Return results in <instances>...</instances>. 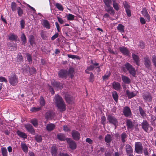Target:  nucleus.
<instances>
[{
    "mask_svg": "<svg viewBox=\"0 0 156 156\" xmlns=\"http://www.w3.org/2000/svg\"><path fill=\"white\" fill-rule=\"evenodd\" d=\"M55 99L56 106L59 111L61 112L65 111L66 109V105L62 98L57 94L55 95Z\"/></svg>",
    "mask_w": 156,
    "mask_h": 156,
    "instance_id": "f257e3e1",
    "label": "nucleus"
},
{
    "mask_svg": "<svg viewBox=\"0 0 156 156\" xmlns=\"http://www.w3.org/2000/svg\"><path fill=\"white\" fill-rule=\"evenodd\" d=\"M9 81L10 84L12 86H15L17 84L18 81V79L17 76L13 74L9 76L8 77Z\"/></svg>",
    "mask_w": 156,
    "mask_h": 156,
    "instance_id": "f03ea898",
    "label": "nucleus"
},
{
    "mask_svg": "<svg viewBox=\"0 0 156 156\" xmlns=\"http://www.w3.org/2000/svg\"><path fill=\"white\" fill-rule=\"evenodd\" d=\"M125 66L129 73L133 76L135 77L136 74L135 69L129 62H126L125 64Z\"/></svg>",
    "mask_w": 156,
    "mask_h": 156,
    "instance_id": "7ed1b4c3",
    "label": "nucleus"
},
{
    "mask_svg": "<svg viewBox=\"0 0 156 156\" xmlns=\"http://www.w3.org/2000/svg\"><path fill=\"white\" fill-rule=\"evenodd\" d=\"M107 119L110 123L113 124L115 127L118 125V120L114 116L109 115L107 116Z\"/></svg>",
    "mask_w": 156,
    "mask_h": 156,
    "instance_id": "20e7f679",
    "label": "nucleus"
},
{
    "mask_svg": "<svg viewBox=\"0 0 156 156\" xmlns=\"http://www.w3.org/2000/svg\"><path fill=\"white\" fill-rule=\"evenodd\" d=\"M143 146L141 143L140 142H137L135 143V151L138 154H142L143 153Z\"/></svg>",
    "mask_w": 156,
    "mask_h": 156,
    "instance_id": "39448f33",
    "label": "nucleus"
},
{
    "mask_svg": "<svg viewBox=\"0 0 156 156\" xmlns=\"http://www.w3.org/2000/svg\"><path fill=\"white\" fill-rule=\"evenodd\" d=\"M122 112L124 115L126 117L130 118L132 116L131 110L128 106H125L123 108Z\"/></svg>",
    "mask_w": 156,
    "mask_h": 156,
    "instance_id": "423d86ee",
    "label": "nucleus"
},
{
    "mask_svg": "<svg viewBox=\"0 0 156 156\" xmlns=\"http://www.w3.org/2000/svg\"><path fill=\"white\" fill-rule=\"evenodd\" d=\"M51 85L57 89L61 90L63 88L62 85L60 82L56 81L54 80H51Z\"/></svg>",
    "mask_w": 156,
    "mask_h": 156,
    "instance_id": "0eeeda50",
    "label": "nucleus"
},
{
    "mask_svg": "<svg viewBox=\"0 0 156 156\" xmlns=\"http://www.w3.org/2000/svg\"><path fill=\"white\" fill-rule=\"evenodd\" d=\"M24 126L26 130L30 133L34 135L35 134V131L32 126L30 124H25Z\"/></svg>",
    "mask_w": 156,
    "mask_h": 156,
    "instance_id": "6e6552de",
    "label": "nucleus"
},
{
    "mask_svg": "<svg viewBox=\"0 0 156 156\" xmlns=\"http://www.w3.org/2000/svg\"><path fill=\"white\" fill-rule=\"evenodd\" d=\"M58 76L62 78H66L68 75V72L66 70L61 69L58 72Z\"/></svg>",
    "mask_w": 156,
    "mask_h": 156,
    "instance_id": "1a4fd4ad",
    "label": "nucleus"
},
{
    "mask_svg": "<svg viewBox=\"0 0 156 156\" xmlns=\"http://www.w3.org/2000/svg\"><path fill=\"white\" fill-rule=\"evenodd\" d=\"M119 51L123 55L128 56L130 54L129 50L124 46L120 47L119 48Z\"/></svg>",
    "mask_w": 156,
    "mask_h": 156,
    "instance_id": "9d476101",
    "label": "nucleus"
},
{
    "mask_svg": "<svg viewBox=\"0 0 156 156\" xmlns=\"http://www.w3.org/2000/svg\"><path fill=\"white\" fill-rule=\"evenodd\" d=\"M71 134L73 139L75 140H79L80 138V135L77 131L73 130L72 131Z\"/></svg>",
    "mask_w": 156,
    "mask_h": 156,
    "instance_id": "9b49d317",
    "label": "nucleus"
},
{
    "mask_svg": "<svg viewBox=\"0 0 156 156\" xmlns=\"http://www.w3.org/2000/svg\"><path fill=\"white\" fill-rule=\"evenodd\" d=\"M141 13L146 19L147 22L150 21V16L149 14L147 11L146 8H144L141 12Z\"/></svg>",
    "mask_w": 156,
    "mask_h": 156,
    "instance_id": "f8f14e48",
    "label": "nucleus"
},
{
    "mask_svg": "<svg viewBox=\"0 0 156 156\" xmlns=\"http://www.w3.org/2000/svg\"><path fill=\"white\" fill-rule=\"evenodd\" d=\"M144 64L147 69H148L151 67V62L149 56H147L144 58Z\"/></svg>",
    "mask_w": 156,
    "mask_h": 156,
    "instance_id": "ddd939ff",
    "label": "nucleus"
},
{
    "mask_svg": "<svg viewBox=\"0 0 156 156\" xmlns=\"http://www.w3.org/2000/svg\"><path fill=\"white\" fill-rule=\"evenodd\" d=\"M65 99L66 102L69 104H72L73 103L74 100L73 97L69 94L65 95Z\"/></svg>",
    "mask_w": 156,
    "mask_h": 156,
    "instance_id": "4468645a",
    "label": "nucleus"
},
{
    "mask_svg": "<svg viewBox=\"0 0 156 156\" xmlns=\"http://www.w3.org/2000/svg\"><path fill=\"white\" fill-rule=\"evenodd\" d=\"M9 39L11 41H15L18 43L20 40L18 39V37L17 35L13 34H9Z\"/></svg>",
    "mask_w": 156,
    "mask_h": 156,
    "instance_id": "2eb2a0df",
    "label": "nucleus"
},
{
    "mask_svg": "<svg viewBox=\"0 0 156 156\" xmlns=\"http://www.w3.org/2000/svg\"><path fill=\"white\" fill-rule=\"evenodd\" d=\"M141 125L143 129L145 132H147L149 127V125L147 121L146 120H144L141 123Z\"/></svg>",
    "mask_w": 156,
    "mask_h": 156,
    "instance_id": "dca6fc26",
    "label": "nucleus"
},
{
    "mask_svg": "<svg viewBox=\"0 0 156 156\" xmlns=\"http://www.w3.org/2000/svg\"><path fill=\"white\" fill-rule=\"evenodd\" d=\"M55 113L51 111H48L46 113L45 117L47 120L52 119L53 118Z\"/></svg>",
    "mask_w": 156,
    "mask_h": 156,
    "instance_id": "f3484780",
    "label": "nucleus"
},
{
    "mask_svg": "<svg viewBox=\"0 0 156 156\" xmlns=\"http://www.w3.org/2000/svg\"><path fill=\"white\" fill-rule=\"evenodd\" d=\"M90 62L92 65H90L87 68V70L90 71L93 70L95 68L94 66H98L99 65V64L96 62V61H94L93 60H90Z\"/></svg>",
    "mask_w": 156,
    "mask_h": 156,
    "instance_id": "a211bd4d",
    "label": "nucleus"
},
{
    "mask_svg": "<svg viewBox=\"0 0 156 156\" xmlns=\"http://www.w3.org/2000/svg\"><path fill=\"white\" fill-rule=\"evenodd\" d=\"M105 11L111 15H114L115 12L113 9L111 5H108L107 6H105Z\"/></svg>",
    "mask_w": 156,
    "mask_h": 156,
    "instance_id": "6ab92c4d",
    "label": "nucleus"
},
{
    "mask_svg": "<svg viewBox=\"0 0 156 156\" xmlns=\"http://www.w3.org/2000/svg\"><path fill=\"white\" fill-rule=\"evenodd\" d=\"M67 140V142L68 143L69 147L71 149L73 150L75 149L76 147V144L75 141L72 140H70L69 139Z\"/></svg>",
    "mask_w": 156,
    "mask_h": 156,
    "instance_id": "aec40b11",
    "label": "nucleus"
},
{
    "mask_svg": "<svg viewBox=\"0 0 156 156\" xmlns=\"http://www.w3.org/2000/svg\"><path fill=\"white\" fill-rule=\"evenodd\" d=\"M51 154L53 156H58V148L55 145H53L51 147Z\"/></svg>",
    "mask_w": 156,
    "mask_h": 156,
    "instance_id": "412c9836",
    "label": "nucleus"
},
{
    "mask_svg": "<svg viewBox=\"0 0 156 156\" xmlns=\"http://www.w3.org/2000/svg\"><path fill=\"white\" fill-rule=\"evenodd\" d=\"M144 99L147 101L151 102L152 100V97L151 94L149 93H147L144 94L143 96Z\"/></svg>",
    "mask_w": 156,
    "mask_h": 156,
    "instance_id": "4be33fe9",
    "label": "nucleus"
},
{
    "mask_svg": "<svg viewBox=\"0 0 156 156\" xmlns=\"http://www.w3.org/2000/svg\"><path fill=\"white\" fill-rule=\"evenodd\" d=\"M112 85L114 89L116 90H119L121 88L120 84L118 82H114Z\"/></svg>",
    "mask_w": 156,
    "mask_h": 156,
    "instance_id": "5701e85b",
    "label": "nucleus"
},
{
    "mask_svg": "<svg viewBox=\"0 0 156 156\" xmlns=\"http://www.w3.org/2000/svg\"><path fill=\"white\" fill-rule=\"evenodd\" d=\"M132 56L136 64L138 66H139L140 63V60L139 57L134 54H132Z\"/></svg>",
    "mask_w": 156,
    "mask_h": 156,
    "instance_id": "b1692460",
    "label": "nucleus"
},
{
    "mask_svg": "<svg viewBox=\"0 0 156 156\" xmlns=\"http://www.w3.org/2000/svg\"><path fill=\"white\" fill-rule=\"evenodd\" d=\"M112 140V137L110 134H107L105 136V140L106 142L107 145H108V144L110 145V143Z\"/></svg>",
    "mask_w": 156,
    "mask_h": 156,
    "instance_id": "393cba45",
    "label": "nucleus"
},
{
    "mask_svg": "<svg viewBox=\"0 0 156 156\" xmlns=\"http://www.w3.org/2000/svg\"><path fill=\"white\" fill-rule=\"evenodd\" d=\"M17 135L20 137L26 139L27 138V135L24 133L23 132L19 130H17L16 131Z\"/></svg>",
    "mask_w": 156,
    "mask_h": 156,
    "instance_id": "a878e982",
    "label": "nucleus"
},
{
    "mask_svg": "<svg viewBox=\"0 0 156 156\" xmlns=\"http://www.w3.org/2000/svg\"><path fill=\"white\" fill-rule=\"evenodd\" d=\"M126 150L127 154H131L133 152V149L129 144H126Z\"/></svg>",
    "mask_w": 156,
    "mask_h": 156,
    "instance_id": "bb28decb",
    "label": "nucleus"
},
{
    "mask_svg": "<svg viewBox=\"0 0 156 156\" xmlns=\"http://www.w3.org/2000/svg\"><path fill=\"white\" fill-rule=\"evenodd\" d=\"M122 79L123 82L125 83L129 84L131 82L130 79L125 76L122 75Z\"/></svg>",
    "mask_w": 156,
    "mask_h": 156,
    "instance_id": "cd10ccee",
    "label": "nucleus"
},
{
    "mask_svg": "<svg viewBox=\"0 0 156 156\" xmlns=\"http://www.w3.org/2000/svg\"><path fill=\"white\" fill-rule=\"evenodd\" d=\"M55 127V125L53 123L48 124L46 126V129L48 131H51L53 130Z\"/></svg>",
    "mask_w": 156,
    "mask_h": 156,
    "instance_id": "c85d7f7f",
    "label": "nucleus"
},
{
    "mask_svg": "<svg viewBox=\"0 0 156 156\" xmlns=\"http://www.w3.org/2000/svg\"><path fill=\"white\" fill-rule=\"evenodd\" d=\"M126 94L129 98H131L134 97L136 95V94L133 92H130L129 90H126Z\"/></svg>",
    "mask_w": 156,
    "mask_h": 156,
    "instance_id": "c756f323",
    "label": "nucleus"
},
{
    "mask_svg": "<svg viewBox=\"0 0 156 156\" xmlns=\"http://www.w3.org/2000/svg\"><path fill=\"white\" fill-rule=\"evenodd\" d=\"M125 27L121 24H119L117 27V30L121 33L124 32Z\"/></svg>",
    "mask_w": 156,
    "mask_h": 156,
    "instance_id": "7c9ffc66",
    "label": "nucleus"
},
{
    "mask_svg": "<svg viewBox=\"0 0 156 156\" xmlns=\"http://www.w3.org/2000/svg\"><path fill=\"white\" fill-rule=\"evenodd\" d=\"M150 121L151 125L153 126H156V118L154 115H151Z\"/></svg>",
    "mask_w": 156,
    "mask_h": 156,
    "instance_id": "2f4dec72",
    "label": "nucleus"
},
{
    "mask_svg": "<svg viewBox=\"0 0 156 156\" xmlns=\"http://www.w3.org/2000/svg\"><path fill=\"white\" fill-rule=\"evenodd\" d=\"M29 41L31 45L33 46L34 44H35L34 42V37L32 35H31L29 36Z\"/></svg>",
    "mask_w": 156,
    "mask_h": 156,
    "instance_id": "473e14b6",
    "label": "nucleus"
},
{
    "mask_svg": "<svg viewBox=\"0 0 156 156\" xmlns=\"http://www.w3.org/2000/svg\"><path fill=\"white\" fill-rule=\"evenodd\" d=\"M111 74L110 71H108L106 72L105 74L102 76V79L103 80H108Z\"/></svg>",
    "mask_w": 156,
    "mask_h": 156,
    "instance_id": "72a5a7b5",
    "label": "nucleus"
},
{
    "mask_svg": "<svg viewBox=\"0 0 156 156\" xmlns=\"http://www.w3.org/2000/svg\"><path fill=\"white\" fill-rule=\"evenodd\" d=\"M21 147L23 151L25 153H27L28 151V148L25 143H21Z\"/></svg>",
    "mask_w": 156,
    "mask_h": 156,
    "instance_id": "f704fd0d",
    "label": "nucleus"
},
{
    "mask_svg": "<svg viewBox=\"0 0 156 156\" xmlns=\"http://www.w3.org/2000/svg\"><path fill=\"white\" fill-rule=\"evenodd\" d=\"M28 72H29L30 75H31L33 76L36 73V70L35 68L33 67L31 68L30 67V69H29Z\"/></svg>",
    "mask_w": 156,
    "mask_h": 156,
    "instance_id": "c9c22d12",
    "label": "nucleus"
},
{
    "mask_svg": "<svg viewBox=\"0 0 156 156\" xmlns=\"http://www.w3.org/2000/svg\"><path fill=\"white\" fill-rule=\"evenodd\" d=\"M39 101L40 104L41 105L40 107L41 108L45 105V101L42 96L40 97Z\"/></svg>",
    "mask_w": 156,
    "mask_h": 156,
    "instance_id": "e433bc0d",
    "label": "nucleus"
},
{
    "mask_svg": "<svg viewBox=\"0 0 156 156\" xmlns=\"http://www.w3.org/2000/svg\"><path fill=\"white\" fill-rule=\"evenodd\" d=\"M29 69H30V67L27 65H23L22 68V70L23 73H27L28 72Z\"/></svg>",
    "mask_w": 156,
    "mask_h": 156,
    "instance_id": "4c0bfd02",
    "label": "nucleus"
},
{
    "mask_svg": "<svg viewBox=\"0 0 156 156\" xmlns=\"http://www.w3.org/2000/svg\"><path fill=\"white\" fill-rule=\"evenodd\" d=\"M21 40L22 42V44L24 45L27 42V38L24 34L23 33L21 37Z\"/></svg>",
    "mask_w": 156,
    "mask_h": 156,
    "instance_id": "58836bf2",
    "label": "nucleus"
},
{
    "mask_svg": "<svg viewBox=\"0 0 156 156\" xmlns=\"http://www.w3.org/2000/svg\"><path fill=\"white\" fill-rule=\"evenodd\" d=\"M42 25L46 28L50 29V23L47 20H45L43 21Z\"/></svg>",
    "mask_w": 156,
    "mask_h": 156,
    "instance_id": "ea45409f",
    "label": "nucleus"
},
{
    "mask_svg": "<svg viewBox=\"0 0 156 156\" xmlns=\"http://www.w3.org/2000/svg\"><path fill=\"white\" fill-rule=\"evenodd\" d=\"M112 96L114 101L116 102H117L118 96L116 91H114L112 93Z\"/></svg>",
    "mask_w": 156,
    "mask_h": 156,
    "instance_id": "a19ab883",
    "label": "nucleus"
},
{
    "mask_svg": "<svg viewBox=\"0 0 156 156\" xmlns=\"http://www.w3.org/2000/svg\"><path fill=\"white\" fill-rule=\"evenodd\" d=\"M57 138L61 141H64L65 140V137L64 135L62 133H59L57 135Z\"/></svg>",
    "mask_w": 156,
    "mask_h": 156,
    "instance_id": "79ce46f5",
    "label": "nucleus"
},
{
    "mask_svg": "<svg viewBox=\"0 0 156 156\" xmlns=\"http://www.w3.org/2000/svg\"><path fill=\"white\" fill-rule=\"evenodd\" d=\"M41 36L43 40H46L47 38V36L46 34V32L44 31L43 30H41L40 33Z\"/></svg>",
    "mask_w": 156,
    "mask_h": 156,
    "instance_id": "37998d69",
    "label": "nucleus"
},
{
    "mask_svg": "<svg viewBox=\"0 0 156 156\" xmlns=\"http://www.w3.org/2000/svg\"><path fill=\"white\" fill-rule=\"evenodd\" d=\"M16 61L18 63H20L23 62V56L21 54H19L17 57Z\"/></svg>",
    "mask_w": 156,
    "mask_h": 156,
    "instance_id": "c03bdc74",
    "label": "nucleus"
},
{
    "mask_svg": "<svg viewBox=\"0 0 156 156\" xmlns=\"http://www.w3.org/2000/svg\"><path fill=\"white\" fill-rule=\"evenodd\" d=\"M139 110L140 114L142 117H144L146 116L145 112L141 106H139Z\"/></svg>",
    "mask_w": 156,
    "mask_h": 156,
    "instance_id": "a18cd8bd",
    "label": "nucleus"
},
{
    "mask_svg": "<svg viewBox=\"0 0 156 156\" xmlns=\"http://www.w3.org/2000/svg\"><path fill=\"white\" fill-rule=\"evenodd\" d=\"M1 150L2 156H8V152L6 147H2L1 148Z\"/></svg>",
    "mask_w": 156,
    "mask_h": 156,
    "instance_id": "49530a36",
    "label": "nucleus"
},
{
    "mask_svg": "<svg viewBox=\"0 0 156 156\" xmlns=\"http://www.w3.org/2000/svg\"><path fill=\"white\" fill-rule=\"evenodd\" d=\"M126 126L127 128L131 129L133 128V125L130 120H128L126 121Z\"/></svg>",
    "mask_w": 156,
    "mask_h": 156,
    "instance_id": "de8ad7c7",
    "label": "nucleus"
},
{
    "mask_svg": "<svg viewBox=\"0 0 156 156\" xmlns=\"http://www.w3.org/2000/svg\"><path fill=\"white\" fill-rule=\"evenodd\" d=\"M127 135L125 133H123L121 135V138L122 142L124 143L126 142L125 139L127 138Z\"/></svg>",
    "mask_w": 156,
    "mask_h": 156,
    "instance_id": "09e8293b",
    "label": "nucleus"
},
{
    "mask_svg": "<svg viewBox=\"0 0 156 156\" xmlns=\"http://www.w3.org/2000/svg\"><path fill=\"white\" fill-rule=\"evenodd\" d=\"M31 123L35 127H37L38 125L37 120L36 119H32L31 120Z\"/></svg>",
    "mask_w": 156,
    "mask_h": 156,
    "instance_id": "8fccbe9b",
    "label": "nucleus"
},
{
    "mask_svg": "<svg viewBox=\"0 0 156 156\" xmlns=\"http://www.w3.org/2000/svg\"><path fill=\"white\" fill-rule=\"evenodd\" d=\"M35 139L37 142L40 143L41 142L42 140V137L41 135H36L35 136Z\"/></svg>",
    "mask_w": 156,
    "mask_h": 156,
    "instance_id": "3c124183",
    "label": "nucleus"
},
{
    "mask_svg": "<svg viewBox=\"0 0 156 156\" xmlns=\"http://www.w3.org/2000/svg\"><path fill=\"white\" fill-rule=\"evenodd\" d=\"M17 13L18 16H22V14H23V9L20 7H17Z\"/></svg>",
    "mask_w": 156,
    "mask_h": 156,
    "instance_id": "603ef678",
    "label": "nucleus"
},
{
    "mask_svg": "<svg viewBox=\"0 0 156 156\" xmlns=\"http://www.w3.org/2000/svg\"><path fill=\"white\" fill-rule=\"evenodd\" d=\"M123 4L125 10L130 9V6L127 1H124L123 2Z\"/></svg>",
    "mask_w": 156,
    "mask_h": 156,
    "instance_id": "864d4df0",
    "label": "nucleus"
},
{
    "mask_svg": "<svg viewBox=\"0 0 156 156\" xmlns=\"http://www.w3.org/2000/svg\"><path fill=\"white\" fill-rule=\"evenodd\" d=\"M103 1L105 6L111 5H112V0H103Z\"/></svg>",
    "mask_w": 156,
    "mask_h": 156,
    "instance_id": "5fc2aeb1",
    "label": "nucleus"
},
{
    "mask_svg": "<svg viewBox=\"0 0 156 156\" xmlns=\"http://www.w3.org/2000/svg\"><path fill=\"white\" fill-rule=\"evenodd\" d=\"M55 6L60 11H63V8L62 6L59 3H57L55 4Z\"/></svg>",
    "mask_w": 156,
    "mask_h": 156,
    "instance_id": "6e6d98bb",
    "label": "nucleus"
},
{
    "mask_svg": "<svg viewBox=\"0 0 156 156\" xmlns=\"http://www.w3.org/2000/svg\"><path fill=\"white\" fill-rule=\"evenodd\" d=\"M75 16L71 14H69L67 16V19L68 20H74Z\"/></svg>",
    "mask_w": 156,
    "mask_h": 156,
    "instance_id": "4d7b16f0",
    "label": "nucleus"
},
{
    "mask_svg": "<svg viewBox=\"0 0 156 156\" xmlns=\"http://www.w3.org/2000/svg\"><path fill=\"white\" fill-rule=\"evenodd\" d=\"M41 107H34L31 108L30 109V111L32 112H36L41 110Z\"/></svg>",
    "mask_w": 156,
    "mask_h": 156,
    "instance_id": "13d9d810",
    "label": "nucleus"
},
{
    "mask_svg": "<svg viewBox=\"0 0 156 156\" xmlns=\"http://www.w3.org/2000/svg\"><path fill=\"white\" fill-rule=\"evenodd\" d=\"M74 72V70L73 68H70L69 69L68 74L70 75L71 76V78L73 77V74Z\"/></svg>",
    "mask_w": 156,
    "mask_h": 156,
    "instance_id": "bf43d9fd",
    "label": "nucleus"
},
{
    "mask_svg": "<svg viewBox=\"0 0 156 156\" xmlns=\"http://www.w3.org/2000/svg\"><path fill=\"white\" fill-rule=\"evenodd\" d=\"M11 8L12 11H16V4L14 2H12L11 4Z\"/></svg>",
    "mask_w": 156,
    "mask_h": 156,
    "instance_id": "052dcab7",
    "label": "nucleus"
},
{
    "mask_svg": "<svg viewBox=\"0 0 156 156\" xmlns=\"http://www.w3.org/2000/svg\"><path fill=\"white\" fill-rule=\"evenodd\" d=\"M152 61L154 65L156 68V56L155 55L152 56Z\"/></svg>",
    "mask_w": 156,
    "mask_h": 156,
    "instance_id": "680f3d73",
    "label": "nucleus"
},
{
    "mask_svg": "<svg viewBox=\"0 0 156 156\" xmlns=\"http://www.w3.org/2000/svg\"><path fill=\"white\" fill-rule=\"evenodd\" d=\"M26 55L28 61L29 63H31L32 62V58L31 55L29 53H27Z\"/></svg>",
    "mask_w": 156,
    "mask_h": 156,
    "instance_id": "e2e57ef3",
    "label": "nucleus"
},
{
    "mask_svg": "<svg viewBox=\"0 0 156 156\" xmlns=\"http://www.w3.org/2000/svg\"><path fill=\"white\" fill-rule=\"evenodd\" d=\"M94 75L92 73H91L89 78V82H93L94 81Z\"/></svg>",
    "mask_w": 156,
    "mask_h": 156,
    "instance_id": "0e129e2a",
    "label": "nucleus"
},
{
    "mask_svg": "<svg viewBox=\"0 0 156 156\" xmlns=\"http://www.w3.org/2000/svg\"><path fill=\"white\" fill-rule=\"evenodd\" d=\"M67 56L69 58H72V59H77L79 58L78 56L70 54H68Z\"/></svg>",
    "mask_w": 156,
    "mask_h": 156,
    "instance_id": "69168bd1",
    "label": "nucleus"
},
{
    "mask_svg": "<svg viewBox=\"0 0 156 156\" xmlns=\"http://www.w3.org/2000/svg\"><path fill=\"white\" fill-rule=\"evenodd\" d=\"M106 117L105 116H102L101 117V123L103 125H104L106 123Z\"/></svg>",
    "mask_w": 156,
    "mask_h": 156,
    "instance_id": "338daca9",
    "label": "nucleus"
},
{
    "mask_svg": "<svg viewBox=\"0 0 156 156\" xmlns=\"http://www.w3.org/2000/svg\"><path fill=\"white\" fill-rule=\"evenodd\" d=\"M143 152L145 156H149V153L147 148H144L143 150Z\"/></svg>",
    "mask_w": 156,
    "mask_h": 156,
    "instance_id": "774afa93",
    "label": "nucleus"
}]
</instances>
